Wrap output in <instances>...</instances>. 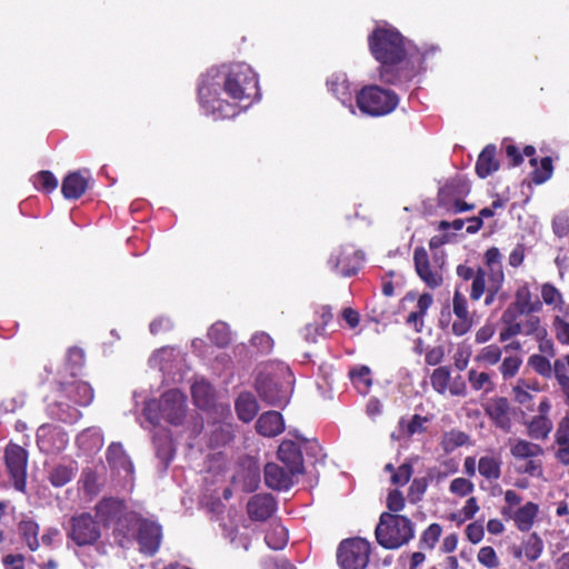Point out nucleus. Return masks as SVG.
Listing matches in <instances>:
<instances>
[{
	"instance_id": "obj_64",
	"label": "nucleus",
	"mask_w": 569,
	"mask_h": 569,
	"mask_svg": "<svg viewBox=\"0 0 569 569\" xmlns=\"http://www.w3.org/2000/svg\"><path fill=\"white\" fill-rule=\"evenodd\" d=\"M475 489V485L466 478H456L451 481L449 490L459 497L470 495Z\"/></svg>"
},
{
	"instance_id": "obj_57",
	"label": "nucleus",
	"mask_w": 569,
	"mask_h": 569,
	"mask_svg": "<svg viewBox=\"0 0 569 569\" xmlns=\"http://www.w3.org/2000/svg\"><path fill=\"white\" fill-rule=\"evenodd\" d=\"M33 186L37 190L52 192L58 187V180L50 171H40L32 178Z\"/></svg>"
},
{
	"instance_id": "obj_45",
	"label": "nucleus",
	"mask_w": 569,
	"mask_h": 569,
	"mask_svg": "<svg viewBox=\"0 0 569 569\" xmlns=\"http://www.w3.org/2000/svg\"><path fill=\"white\" fill-rule=\"evenodd\" d=\"M19 533L31 551L40 547L38 539L39 526L33 520H23L19 523Z\"/></svg>"
},
{
	"instance_id": "obj_60",
	"label": "nucleus",
	"mask_w": 569,
	"mask_h": 569,
	"mask_svg": "<svg viewBox=\"0 0 569 569\" xmlns=\"http://www.w3.org/2000/svg\"><path fill=\"white\" fill-rule=\"evenodd\" d=\"M488 287V279L486 278V271L479 268L476 271V276L472 278L470 298L475 301L479 300Z\"/></svg>"
},
{
	"instance_id": "obj_62",
	"label": "nucleus",
	"mask_w": 569,
	"mask_h": 569,
	"mask_svg": "<svg viewBox=\"0 0 569 569\" xmlns=\"http://www.w3.org/2000/svg\"><path fill=\"white\" fill-rule=\"evenodd\" d=\"M478 561L486 568L493 569L500 565L495 549L490 546L481 547L477 555Z\"/></svg>"
},
{
	"instance_id": "obj_32",
	"label": "nucleus",
	"mask_w": 569,
	"mask_h": 569,
	"mask_svg": "<svg viewBox=\"0 0 569 569\" xmlns=\"http://www.w3.org/2000/svg\"><path fill=\"white\" fill-rule=\"evenodd\" d=\"M233 481L244 491H254L260 482V469L258 465L254 461L249 460L247 466L242 470L238 471L233 477Z\"/></svg>"
},
{
	"instance_id": "obj_24",
	"label": "nucleus",
	"mask_w": 569,
	"mask_h": 569,
	"mask_svg": "<svg viewBox=\"0 0 569 569\" xmlns=\"http://www.w3.org/2000/svg\"><path fill=\"white\" fill-rule=\"evenodd\" d=\"M277 510V502L269 493L254 495L247 502V513L252 521H266Z\"/></svg>"
},
{
	"instance_id": "obj_13",
	"label": "nucleus",
	"mask_w": 569,
	"mask_h": 569,
	"mask_svg": "<svg viewBox=\"0 0 569 569\" xmlns=\"http://www.w3.org/2000/svg\"><path fill=\"white\" fill-rule=\"evenodd\" d=\"M130 525L137 530L140 551L147 556H153L161 545V527L157 522L142 519L137 515L130 516Z\"/></svg>"
},
{
	"instance_id": "obj_35",
	"label": "nucleus",
	"mask_w": 569,
	"mask_h": 569,
	"mask_svg": "<svg viewBox=\"0 0 569 569\" xmlns=\"http://www.w3.org/2000/svg\"><path fill=\"white\" fill-rule=\"evenodd\" d=\"M433 303L432 295L426 292L419 296L416 303V310L411 311L406 322L415 328L417 332H420L423 328V318L427 315L429 308Z\"/></svg>"
},
{
	"instance_id": "obj_54",
	"label": "nucleus",
	"mask_w": 569,
	"mask_h": 569,
	"mask_svg": "<svg viewBox=\"0 0 569 569\" xmlns=\"http://www.w3.org/2000/svg\"><path fill=\"white\" fill-rule=\"evenodd\" d=\"M469 436L460 430H450L446 432L441 440V446L446 452H452L457 448L466 445Z\"/></svg>"
},
{
	"instance_id": "obj_34",
	"label": "nucleus",
	"mask_w": 569,
	"mask_h": 569,
	"mask_svg": "<svg viewBox=\"0 0 569 569\" xmlns=\"http://www.w3.org/2000/svg\"><path fill=\"white\" fill-rule=\"evenodd\" d=\"M238 418L243 422H250L259 411L256 397L250 392H241L234 403Z\"/></svg>"
},
{
	"instance_id": "obj_6",
	"label": "nucleus",
	"mask_w": 569,
	"mask_h": 569,
	"mask_svg": "<svg viewBox=\"0 0 569 569\" xmlns=\"http://www.w3.org/2000/svg\"><path fill=\"white\" fill-rule=\"evenodd\" d=\"M398 103L399 98L392 90L376 84L366 86L356 94V109L370 117L389 114Z\"/></svg>"
},
{
	"instance_id": "obj_15",
	"label": "nucleus",
	"mask_w": 569,
	"mask_h": 569,
	"mask_svg": "<svg viewBox=\"0 0 569 569\" xmlns=\"http://www.w3.org/2000/svg\"><path fill=\"white\" fill-rule=\"evenodd\" d=\"M4 461L13 487L24 492L27 485L28 452L21 446L10 443L4 450Z\"/></svg>"
},
{
	"instance_id": "obj_33",
	"label": "nucleus",
	"mask_w": 569,
	"mask_h": 569,
	"mask_svg": "<svg viewBox=\"0 0 569 569\" xmlns=\"http://www.w3.org/2000/svg\"><path fill=\"white\" fill-rule=\"evenodd\" d=\"M66 397L78 406H88L93 400V390L84 381H73L63 389Z\"/></svg>"
},
{
	"instance_id": "obj_30",
	"label": "nucleus",
	"mask_w": 569,
	"mask_h": 569,
	"mask_svg": "<svg viewBox=\"0 0 569 569\" xmlns=\"http://www.w3.org/2000/svg\"><path fill=\"white\" fill-rule=\"evenodd\" d=\"M191 395L194 405L202 409L209 410L214 407V391L211 385L203 378H196L191 386Z\"/></svg>"
},
{
	"instance_id": "obj_4",
	"label": "nucleus",
	"mask_w": 569,
	"mask_h": 569,
	"mask_svg": "<svg viewBox=\"0 0 569 569\" xmlns=\"http://www.w3.org/2000/svg\"><path fill=\"white\" fill-rule=\"evenodd\" d=\"M186 415V397L177 389L164 392L159 401H147L143 408V416L151 426H157L161 419L172 426H180Z\"/></svg>"
},
{
	"instance_id": "obj_3",
	"label": "nucleus",
	"mask_w": 569,
	"mask_h": 569,
	"mask_svg": "<svg viewBox=\"0 0 569 569\" xmlns=\"http://www.w3.org/2000/svg\"><path fill=\"white\" fill-rule=\"evenodd\" d=\"M293 375L281 362L264 365L257 377L256 388L260 397L271 406H284L292 393Z\"/></svg>"
},
{
	"instance_id": "obj_1",
	"label": "nucleus",
	"mask_w": 569,
	"mask_h": 569,
	"mask_svg": "<svg viewBox=\"0 0 569 569\" xmlns=\"http://www.w3.org/2000/svg\"><path fill=\"white\" fill-rule=\"evenodd\" d=\"M260 96L258 74L246 62L212 67L199 78L200 108L213 120L238 116Z\"/></svg>"
},
{
	"instance_id": "obj_58",
	"label": "nucleus",
	"mask_w": 569,
	"mask_h": 569,
	"mask_svg": "<svg viewBox=\"0 0 569 569\" xmlns=\"http://www.w3.org/2000/svg\"><path fill=\"white\" fill-rule=\"evenodd\" d=\"M73 476V467L59 465L51 470L49 479L54 487H62L71 481Z\"/></svg>"
},
{
	"instance_id": "obj_44",
	"label": "nucleus",
	"mask_w": 569,
	"mask_h": 569,
	"mask_svg": "<svg viewBox=\"0 0 569 569\" xmlns=\"http://www.w3.org/2000/svg\"><path fill=\"white\" fill-rule=\"evenodd\" d=\"M525 317L519 320L521 333L523 336L532 337L533 339L545 333L546 326L539 316L533 313H523Z\"/></svg>"
},
{
	"instance_id": "obj_31",
	"label": "nucleus",
	"mask_w": 569,
	"mask_h": 569,
	"mask_svg": "<svg viewBox=\"0 0 569 569\" xmlns=\"http://www.w3.org/2000/svg\"><path fill=\"white\" fill-rule=\"evenodd\" d=\"M104 442L99 428L92 427L83 430L77 436L76 443L84 455H93L100 451Z\"/></svg>"
},
{
	"instance_id": "obj_55",
	"label": "nucleus",
	"mask_w": 569,
	"mask_h": 569,
	"mask_svg": "<svg viewBox=\"0 0 569 569\" xmlns=\"http://www.w3.org/2000/svg\"><path fill=\"white\" fill-rule=\"evenodd\" d=\"M451 373L447 367H438L433 370L430 382L432 388L440 395H445L449 388Z\"/></svg>"
},
{
	"instance_id": "obj_53",
	"label": "nucleus",
	"mask_w": 569,
	"mask_h": 569,
	"mask_svg": "<svg viewBox=\"0 0 569 569\" xmlns=\"http://www.w3.org/2000/svg\"><path fill=\"white\" fill-rule=\"evenodd\" d=\"M527 365L542 378L550 379L552 377V363L550 361V357H546L543 355H531L528 358Z\"/></svg>"
},
{
	"instance_id": "obj_22",
	"label": "nucleus",
	"mask_w": 569,
	"mask_h": 569,
	"mask_svg": "<svg viewBox=\"0 0 569 569\" xmlns=\"http://www.w3.org/2000/svg\"><path fill=\"white\" fill-rule=\"evenodd\" d=\"M299 475L301 473L291 468L288 469L286 466L281 467L273 462L267 463L264 467V482L274 490H288Z\"/></svg>"
},
{
	"instance_id": "obj_11",
	"label": "nucleus",
	"mask_w": 569,
	"mask_h": 569,
	"mask_svg": "<svg viewBox=\"0 0 569 569\" xmlns=\"http://www.w3.org/2000/svg\"><path fill=\"white\" fill-rule=\"evenodd\" d=\"M370 556V545L362 538L343 540L338 548V563L341 569H365Z\"/></svg>"
},
{
	"instance_id": "obj_38",
	"label": "nucleus",
	"mask_w": 569,
	"mask_h": 569,
	"mask_svg": "<svg viewBox=\"0 0 569 569\" xmlns=\"http://www.w3.org/2000/svg\"><path fill=\"white\" fill-rule=\"evenodd\" d=\"M527 433L533 440H546L553 429L550 417L535 416L526 421Z\"/></svg>"
},
{
	"instance_id": "obj_29",
	"label": "nucleus",
	"mask_w": 569,
	"mask_h": 569,
	"mask_svg": "<svg viewBox=\"0 0 569 569\" xmlns=\"http://www.w3.org/2000/svg\"><path fill=\"white\" fill-rule=\"evenodd\" d=\"M84 176L80 171L69 173L62 181L61 192L66 199L80 198L88 188L89 173Z\"/></svg>"
},
{
	"instance_id": "obj_63",
	"label": "nucleus",
	"mask_w": 569,
	"mask_h": 569,
	"mask_svg": "<svg viewBox=\"0 0 569 569\" xmlns=\"http://www.w3.org/2000/svg\"><path fill=\"white\" fill-rule=\"evenodd\" d=\"M521 359L518 356L506 357L500 366V372L505 379L512 378L519 371Z\"/></svg>"
},
{
	"instance_id": "obj_19",
	"label": "nucleus",
	"mask_w": 569,
	"mask_h": 569,
	"mask_svg": "<svg viewBox=\"0 0 569 569\" xmlns=\"http://www.w3.org/2000/svg\"><path fill=\"white\" fill-rule=\"evenodd\" d=\"M328 90L346 107L351 114H357L353 103V89L348 77L343 72L332 73L327 80Z\"/></svg>"
},
{
	"instance_id": "obj_52",
	"label": "nucleus",
	"mask_w": 569,
	"mask_h": 569,
	"mask_svg": "<svg viewBox=\"0 0 569 569\" xmlns=\"http://www.w3.org/2000/svg\"><path fill=\"white\" fill-rule=\"evenodd\" d=\"M501 319L506 327L500 331V341H508L512 337L522 335L519 321H515L511 307L505 310Z\"/></svg>"
},
{
	"instance_id": "obj_28",
	"label": "nucleus",
	"mask_w": 569,
	"mask_h": 569,
	"mask_svg": "<svg viewBox=\"0 0 569 569\" xmlns=\"http://www.w3.org/2000/svg\"><path fill=\"white\" fill-rule=\"evenodd\" d=\"M518 313H535L539 312L542 303L538 299H533L528 283H522L518 287L515 293V301L511 306Z\"/></svg>"
},
{
	"instance_id": "obj_21",
	"label": "nucleus",
	"mask_w": 569,
	"mask_h": 569,
	"mask_svg": "<svg viewBox=\"0 0 569 569\" xmlns=\"http://www.w3.org/2000/svg\"><path fill=\"white\" fill-rule=\"evenodd\" d=\"M123 512V505L120 500L109 498L101 500L96 506V515L100 522L104 525H109L112 521H118V531H122L127 523H130V516L132 513L127 515L121 518Z\"/></svg>"
},
{
	"instance_id": "obj_48",
	"label": "nucleus",
	"mask_w": 569,
	"mask_h": 569,
	"mask_svg": "<svg viewBox=\"0 0 569 569\" xmlns=\"http://www.w3.org/2000/svg\"><path fill=\"white\" fill-rule=\"evenodd\" d=\"M349 376L353 386L360 393L366 395L369 391L372 383L369 367L360 366L353 368L350 370Z\"/></svg>"
},
{
	"instance_id": "obj_46",
	"label": "nucleus",
	"mask_w": 569,
	"mask_h": 569,
	"mask_svg": "<svg viewBox=\"0 0 569 569\" xmlns=\"http://www.w3.org/2000/svg\"><path fill=\"white\" fill-rule=\"evenodd\" d=\"M50 415L63 422L72 423L76 422L80 418V411L69 403L60 400L49 408Z\"/></svg>"
},
{
	"instance_id": "obj_59",
	"label": "nucleus",
	"mask_w": 569,
	"mask_h": 569,
	"mask_svg": "<svg viewBox=\"0 0 569 569\" xmlns=\"http://www.w3.org/2000/svg\"><path fill=\"white\" fill-rule=\"evenodd\" d=\"M501 359V349L496 345H489L482 348L476 356V361L487 366H493Z\"/></svg>"
},
{
	"instance_id": "obj_25",
	"label": "nucleus",
	"mask_w": 569,
	"mask_h": 569,
	"mask_svg": "<svg viewBox=\"0 0 569 569\" xmlns=\"http://www.w3.org/2000/svg\"><path fill=\"white\" fill-rule=\"evenodd\" d=\"M555 458L562 466H569V413L563 416L553 435Z\"/></svg>"
},
{
	"instance_id": "obj_56",
	"label": "nucleus",
	"mask_w": 569,
	"mask_h": 569,
	"mask_svg": "<svg viewBox=\"0 0 569 569\" xmlns=\"http://www.w3.org/2000/svg\"><path fill=\"white\" fill-rule=\"evenodd\" d=\"M530 391H539L538 382L529 385L525 380H519L513 387L515 400L522 406H527L532 398Z\"/></svg>"
},
{
	"instance_id": "obj_23",
	"label": "nucleus",
	"mask_w": 569,
	"mask_h": 569,
	"mask_svg": "<svg viewBox=\"0 0 569 569\" xmlns=\"http://www.w3.org/2000/svg\"><path fill=\"white\" fill-rule=\"evenodd\" d=\"M486 268V278L492 290H500L505 282V273L502 268V254L496 247L489 248L483 257Z\"/></svg>"
},
{
	"instance_id": "obj_18",
	"label": "nucleus",
	"mask_w": 569,
	"mask_h": 569,
	"mask_svg": "<svg viewBox=\"0 0 569 569\" xmlns=\"http://www.w3.org/2000/svg\"><path fill=\"white\" fill-rule=\"evenodd\" d=\"M68 442L69 437L60 427L42 425L37 430V445L44 453H59Z\"/></svg>"
},
{
	"instance_id": "obj_40",
	"label": "nucleus",
	"mask_w": 569,
	"mask_h": 569,
	"mask_svg": "<svg viewBox=\"0 0 569 569\" xmlns=\"http://www.w3.org/2000/svg\"><path fill=\"white\" fill-rule=\"evenodd\" d=\"M510 453L516 459H530L542 455V448L523 439L510 440Z\"/></svg>"
},
{
	"instance_id": "obj_8",
	"label": "nucleus",
	"mask_w": 569,
	"mask_h": 569,
	"mask_svg": "<svg viewBox=\"0 0 569 569\" xmlns=\"http://www.w3.org/2000/svg\"><path fill=\"white\" fill-rule=\"evenodd\" d=\"M413 263L417 274L428 288L437 289L442 286L446 267L443 251L433 252L430 259L423 247H417L413 252Z\"/></svg>"
},
{
	"instance_id": "obj_2",
	"label": "nucleus",
	"mask_w": 569,
	"mask_h": 569,
	"mask_svg": "<svg viewBox=\"0 0 569 569\" xmlns=\"http://www.w3.org/2000/svg\"><path fill=\"white\" fill-rule=\"evenodd\" d=\"M371 56L379 62L380 80L389 84H402L415 78L416 68L410 57L416 43L387 21L376 22L368 36Z\"/></svg>"
},
{
	"instance_id": "obj_26",
	"label": "nucleus",
	"mask_w": 569,
	"mask_h": 569,
	"mask_svg": "<svg viewBox=\"0 0 569 569\" xmlns=\"http://www.w3.org/2000/svg\"><path fill=\"white\" fill-rule=\"evenodd\" d=\"M485 411L500 429L508 431L511 427L509 402L506 398H493L485 405Z\"/></svg>"
},
{
	"instance_id": "obj_14",
	"label": "nucleus",
	"mask_w": 569,
	"mask_h": 569,
	"mask_svg": "<svg viewBox=\"0 0 569 569\" xmlns=\"http://www.w3.org/2000/svg\"><path fill=\"white\" fill-rule=\"evenodd\" d=\"M469 191L470 186L466 179L461 177L451 179L439 189V204L447 210L453 211L455 213L468 211L472 208V206L463 202L461 198Z\"/></svg>"
},
{
	"instance_id": "obj_41",
	"label": "nucleus",
	"mask_w": 569,
	"mask_h": 569,
	"mask_svg": "<svg viewBox=\"0 0 569 569\" xmlns=\"http://www.w3.org/2000/svg\"><path fill=\"white\" fill-rule=\"evenodd\" d=\"M439 51L440 47L436 43H425L420 47L416 44V50L410 57V62L416 68L415 77L425 70V62Z\"/></svg>"
},
{
	"instance_id": "obj_12",
	"label": "nucleus",
	"mask_w": 569,
	"mask_h": 569,
	"mask_svg": "<svg viewBox=\"0 0 569 569\" xmlns=\"http://www.w3.org/2000/svg\"><path fill=\"white\" fill-rule=\"evenodd\" d=\"M363 253L352 244L335 248L327 261L328 268L336 274L350 277L361 267Z\"/></svg>"
},
{
	"instance_id": "obj_27",
	"label": "nucleus",
	"mask_w": 569,
	"mask_h": 569,
	"mask_svg": "<svg viewBox=\"0 0 569 569\" xmlns=\"http://www.w3.org/2000/svg\"><path fill=\"white\" fill-rule=\"evenodd\" d=\"M284 420L278 411L263 412L256 422V430L263 437H276L284 430Z\"/></svg>"
},
{
	"instance_id": "obj_16",
	"label": "nucleus",
	"mask_w": 569,
	"mask_h": 569,
	"mask_svg": "<svg viewBox=\"0 0 569 569\" xmlns=\"http://www.w3.org/2000/svg\"><path fill=\"white\" fill-rule=\"evenodd\" d=\"M152 368H158L163 375L171 376L172 381L182 379V367L186 365L184 355L172 347H163L156 351L149 359Z\"/></svg>"
},
{
	"instance_id": "obj_36",
	"label": "nucleus",
	"mask_w": 569,
	"mask_h": 569,
	"mask_svg": "<svg viewBox=\"0 0 569 569\" xmlns=\"http://www.w3.org/2000/svg\"><path fill=\"white\" fill-rule=\"evenodd\" d=\"M551 332L559 345L569 347V305L563 311L552 315Z\"/></svg>"
},
{
	"instance_id": "obj_42",
	"label": "nucleus",
	"mask_w": 569,
	"mask_h": 569,
	"mask_svg": "<svg viewBox=\"0 0 569 569\" xmlns=\"http://www.w3.org/2000/svg\"><path fill=\"white\" fill-rule=\"evenodd\" d=\"M543 551L542 539L537 533H531L522 542L521 549L515 552L517 558L523 555L528 561H536Z\"/></svg>"
},
{
	"instance_id": "obj_20",
	"label": "nucleus",
	"mask_w": 569,
	"mask_h": 569,
	"mask_svg": "<svg viewBox=\"0 0 569 569\" xmlns=\"http://www.w3.org/2000/svg\"><path fill=\"white\" fill-rule=\"evenodd\" d=\"M296 440L284 439L278 449L279 460L288 468L293 469L296 472L303 473V458L301 455V443L305 439L299 435H295Z\"/></svg>"
},
{
	"instance_id": "obj_50",
	"label": "nucleus",
	"mask_w": 569,
	"mask_h": 569,
	"mask_svg": "<svg viewBox=\"0 0 569 569\" xmlns=\"http://www.w3.org/2000/svg\"><path fill=\"white\" fill-rule=\"evenodd\" d=\"M531 166L536 167L532 173V181L537 184H541L548 181L553 173L552 160L550 157H545L541 159L540 164H537V159H530Z\"/></svg>"
},
{
	"instance_id": "obj_7",
	"label": "nucleus",
	"mask_w": 569,
	"mask_h": 569,
	"mask_svg": "<svg viewBox=\"0 0 569 569\" xmlns=\"http://www.w3.org/2000/svg\"><path fill=\"white\" fill-rule=\"evenodd\" d=\"M503 500L505 505L500 510L502 517L506 520L512 521L519 531H530L539 518V505L533 501H527L521 505L522 497L512 489L505 491Z\"/></svg>"
},
{
	"instance_id": "obj_17",
	"label": "nucleus",
	"mask_w": 569,
	"mask_h": 569,
	"mask_svg": "<svg viewBox=\"0 0 569 569\" xmlns=\"http://www.w3.org/2000/svg\"><path fill=\"white\" fill-rule=\"evenodd\" d=\"M107 461L112 472L119 478L120 485L131 487L133 482V465L120 443L108 447Z\"/></svg>"
},
{
	"instance_id": "obj_49",
	"label": "nucleus",
	"mask_w": 569,
	"mask_h": 569,
	"mask_svg": "<svg viewBox=\"0 0 569 569\" xmlns=\"http://www.w3.org/2000/svg\"><path fill=\"white\" fill-rule=\"evenodd\" d=\"M468 381L475 391L482 390L485 393H489L495 389V383L492 382L490 375L487 372H480L471 369L468 372Z\"/></svg>"
},
{
	"instance_id": "obj_43",
	"label": "nucleus",
	"mask_w": 569,
	"mask_h": 569,
	"mask_svg": "<svg viewBox=\"0 0 569 569\" xmlns=\"http://www.w3.org/2000/svg\"><path fill=\"white\" fill-rule=\"evenodd\" d=\"M541 298L547 306H550L553 313H558L565 310L569 303H566L562 293L549 282L541 286Z\"/></svg>"
},
{
	"instance_id": "obj_5",
	"label": "nucleus",
	"mask_w": 569,
	"mask_h": 569,
	"mask_svg": "<svg viewBox=\"0 0 569 569\" xmlns=\"http://www.w3.org/2000/svg\"><path fill=\"white\" fill-rule=\"evenodd\" d=\"M415 537L412 521L401 515L382 512L376 528V538L386 549H397Z\"/></svg>"
},
{
	"instance_id": "obj_47",
	"label": "nucleus",
	"mask_w": 569,
	"mask_h": 569,
	"mask_svg": "<svg viewBox=\"0 0 569 569\" xmlns=\"http://www.w3.org/2000/svg\"><path fill=\"white\" fill-rule=\"evenodd\" d=\"M264 540L271 549L281 550L288 542L287 529L280 523H274L266 533Z\"/></svg>"
},
{
	"instance_id": "obj_37",
	"label": "nucleus",
	"mask_w": 569,
	"mask_h": 569,
	"mask_svg": "<svg viewBox=\"0 0 569 569\" xmlns=\"http://www.w3.org/2000/svg\"><path fill=\"white\" fill-rule=\"evenodd\" d=\"M496 151L497 149L493 144H488L479 154L476 171L480 178H486L499 169Z\"/></svg>"
},
{
	"instance_id": "obj_9",
	"label": "nucleus",
	"mask_w": 569,
	"mask_h": 569,
	"mask_svg": "<svg viewBox=\"0 0 569 569\" xmlns=\"http://www.w3.org/2000/svg\"><path fill=\"white\" fill-rule=\"evenodd\" d=\"M222 537L233 549L248 551L257 527L243 515L229 511L221 522Z\"/></svg>"
},
{
	"instance_id": "obj_39",
	"label": "nucleus",
	"mask_w": 569,
	"mask_h": 569,
	"mask_svg": "<svg viewBox=\"0 0 569 569\" xmlns=\"http://www.w3.org/2000/svg\"><path fill=\"white\" fill-rule=\"evenodd\" d=\"M501 457L497 453L480 457L478 461L479 473L489 481H496L501 476Z\"/></svg>"
},
{
	"instance_id": "obj_51",
	"label": "nucleus",
	"mask_w": 569,
	"mask_h": 569,
	"mask_svg": "<svg viewBox=\"0 0 569 569\" xmlns=\"http://www.w3.org/2000/svg\"><path fill=\"white\" fill-rule=\"evenodd\" d=\"M208 337L218 347H226L231 341V331L226 322L218 321L210 327Z\"/></svg>"
},
{
	"instance_id": "obj_10",
	"label": "nucleus",
	"mask_w": 569,
	"mask_h": 569,
	"mask_svg": "<svg viewBox=\"0 0 569 569\" xmlns=\"http://www.w3.org/2000/svg\"><path fill=\"white\" fill-rule=\"evenodd\" d=\"M66 535L68 548H71V543L77 548L96 547L101 538V529L99 521L83 512L70 518Z\"/></svg>"
},
{
	"instance_id": "obj_61",
	"label": "nucleus",
	"mask_w": 569,
	"mask_h": 569,
	"mask_svg": "<svg viewBox=\"0 0 569 569\" xmlns=\"http://www.w3.org/2000/svg\"><path fill=\"white\" fill-rule=\"evenodd\" d=\"M472 355V349L470 345L460 343L458 345L455 353H453V365L459 370L462 371L468 367L470 357Z\"/></svg>"
}]
</instances>
